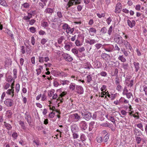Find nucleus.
Instances as JSON below:
<instances>
[{"mask_svg": "<svg viewBox=\"0 0 147 147\" xmlns=\"http://www.w3.org/2000/svg\"><path fill=\"white\" fill-rule=\"evenodd\" d=\"M74 145L75 147H84L80 141L78 140L74 141Z\"/></svg>", "mask_w": 147, "mask_h": 147, "instance_id": "412c9836", "label": "nucleus"}, {"mask_svg": "<svg viewBox=\"0 0 147 147\" xmlns=\"http://www.w3.org/2000/svg\"><path fill=\"white\" fill-rule=\"evenodd\" d=\"M4 104L7 107H10L14 105L13 101L9 98H7L4 101Z\"/></svg>", "mask_w": 147, "mask_h": 147, "instance_id": "423d86ee", "label": "nucleus"}, {"mask_svg": "<svg viewBox=\"0 0 147 147\" xmlns=\"http://www.w3.org/2000/svg\"><path fill=\"white\" fill-rule=\"evenodd\" d=\"M76 92L79 94H82L84 92V89L82 86L77 85L76 86Z\"/></svg>", "mask_w": 147, "mask_h": 147, "instance_id": "6e6552de", "label": "nucleus"}, {"mask_svg": "<svg viewBox=\"0 0 147 147\" xmlns=\"http://www.w3.org/2000/svg\"><path fill=\"white\" fill-rule=\"evenodd\" d=\"M134 80H131L130 82V83L128 85H127V86L129 87H130V89H129V90H130L131 89V87L133 86V84Z\"/></svg>", "mask_w": 147, "mask_h": 147, "instance_id": "0e129e2a", "label": "nucleus"}, {"mask_svg": "<svg viewBox=\"0 0 147 147\" xmlns=\"http://www.w3.org/2000/svg\"><path fill=\"white\" fill-rule=\"evenodd\" d=\"M101 57L106 61H109L111 59V57L110 55L107 54L105 53H102L101 55Z\"/></svg>", "mask_w": 147, "mask_h": 147, "instance_id": "f8f14e48", "label": "nucleus"}, {"mask_svg": "<svg viewBox=\"0 0 147 147\" xmlns=\"http://www.w3.org/2000/svg\"><path fill=\"white\" fill-rule=\"evenodd\" d=\"M121 50L125 56L127 57L129 55V54L127 51H126L124 48L123 49H121Z\"/></svg>", "mask_w": 147, "mask_h": 147, "instance_id": "5fc2aeb1", "label": "nucleus"}, {"mask_svg": "<svg viewBox=\"0 0 147 147\" xmlns=\"http://www.w3.org/2000/svg\"><path fill=\"white\" fill-rule=\"evenodd\" d=\"M134 134L137 136H141L142 134L141 131L138 129H136L134 130Z\"/></svg>", "mask_w": 147, "mask_h": 147, "instance_id": "b1692460", "label": "nucleus"}, {"mask_svg": "<svg viewBox=\"0 0 147 147\" xmlns=\"http://www.w3.org/2000/svg\"><path fill=\"white\" fill-rule=\"evenodd\" d=\"M96 141L98 143H101L103 141L102 137L100 136H97L96 139Z\"/></svg>", "mask_w": 147, "mask_h": 147, "instance_id": "c03bdc74", "label": "nucleus"}, {"mask_svg": "<svg viewBox=\"0 0 147 147\" xmlns=\"http://www.w3.org/2000/svg\"><path fill=\"white\" fill-rule=\"evenodd\" d=\"M94 123L95 122L94 121H92L90 123L89 128V131H92L93 128H94Z\"/></svg>", "mask_w": 147, "mask_h": 147, "instance_id": "f704fd0d", "label": "nucleus"}, {"mask_svg": "<svg viewBox=\"0 0 147 147\" xmlns=\"http://www.w3.org/2000/svg\"><path fill=\"white\" fill-rule=\"evenodd\" d=\"M80 116L78 113H74L69 115L68 121L69 122L78 121L80 118Z\"/></svg>", "mask_w": 147, "mask_h": 147, "instance_id": "f257e3e1", "label": "nucleus"}, {"mask_svg": "<svg viewBox=\"0 0 147 147\" xmlns=\"http://www.w3.org/2000/svg\"><path fill=\"white\" fill-rule=\"evenodd\" d=\"M22 6L24 8H27L29 7L30 5L28 3H25L22 5Z\"/></svg>", "mask_w": 147, "mask_h": 147, "instance_id": "864d4df0", "label": "nucleus"}, {"mask_svg": "<svg viewBox=\"0 0 147 147\" xmlns=\"http://www.w3.org/2000/svg\"><path fill=\"white\" fill-rule=\"evenodd\" d=\"M65 2L68 1L69 0H64ZM81 0H69L68 4L69 7L75 3L76 4H79L80 3Z\"/></svg>", "mask_w": 147, "mask_h": 147, "instance_id": "9d476101", "label": "nucleus"}, {"mask_svg": "<svg viewBox=\"0 0 147 147\" xmlns=\"http://www.w3.org/2000/svg\"><path fill=\"white\" fill-rule=\"evenodd\" d=\"M117 90L121 92L122 91V87L119 84L117 85Z\"/></svg>", "mask_w": 147, "mask_h": 147, "instance_id": "774afa93", "label": "nucleus"}, {"mask_svg": "<svg viewBox=\"0 0 147 147\" xmlns=\"http://www.w3.org/2000/svg\"><path fill=\"white\" fill-rule=\"evenodd\" d=\"M62 56L63 59L67 62H71L73 59L72 57L70 55L67 53H63Z\"/></svg>", "mask_w": 147, "mask_h": 147, "instance_id": "7ed1b4c3", "label": "nucleus"}, {"mask_svg": "<svg viewBox=\"0 0 147 147\" xmlns=\"http://www.w3.org/2000/svg\"><path fill=\"white\" fill-rule=\"evenodd\" d=\"M79 126L82 130H85L87 128V124L84 121H81L79 123Z\"/></svg>", "mask_w": 147, "mask_h": 147, "instance_id": "0eeeda50", "label": "nucleus"}, {"mask_svg": "<svg viewBox=\"0 0 147 147\" xmlns=\"http://www.w3.org/2000/svg\"><path fill=\"white\" fill-rule=\"evenodd\" d=\"M107 29L105 27L102 28L100 30V32L102 34H106L107 32Z\"/></svg>", "mask_w": 147, "mask_h": 147, "instance_id": "c756f323", "label": "nucleus"}, {"mask_svg": "<svg viewBox=\"0 0 147 147\" xmlns=\"http://www.w3.org/2000/svg\"><path fill=\"white\" fill-rule=\"evenodd\" d=\"M94 46L97 49H99L100 48L102 47L103 48V46H104V45H103L102 44L100 43H96L95 45Z\"/></svg>", "mask_w": 147, "mask_h": 147, "instance_id": "4c0bfd02", "label": "nucleus"}, {"mask_svg": "<svg viewBox=\"0 0 147 147\" xmlns=\"http://www.w3.org/2000/svg\"><path fill=\"white\" fill-rule=\"evenodd\" d=\"M127 22L128 25L131 28H132L135 26V21L134 20H132L131 21L129 20H127Z\"/></svg>", "mask_w": 147, "mask_h": 147, "instance_id": "aec40b11", "label": "nucleus"}, {"mask_svg": "<svg viewBox=\"0 0 147 147\" xmlns=\"http://www.w3.org/2000/svg\"><path fill=\"white\" fill-rule=\"evenodd\" d=\"M121 45L124 46L126 49H129L130 50H131L132 49V47L130 44L127 41V40H124Z\"/></svg>", "mask_w": 147, "mask_h": 147, "instance_id": "1a4fd4ad", "label": "nucleus"}, {"mask_svg": "<svg viewBox=\"0 0 147 147\" xmlns=\"http://www.w3.org/2000/svg\"><path fill=\"white\" fill-rule=\"evenodd\" d=\"M98 75H100L102 76L105 77L107 76V74L105 71H101L100 74H99Z\"/></svg>", "mask_w": 147, "mask_h": 147, "instance_id": "603ef678", "label": "nucleus"}, {"mask_svg": "<svg viewBox=\"0 0 147 147\" xmlns=\"http://www.w3.org/2000/svg\"><path fill=\"white\" fill-rule=\"evenodd\" d=\"M19 124L21 125V127L23 129L25 130L26 129V127L25 125L24 122L21 121H19Z\"/></svg>", "mask_w": 147, "mask_h": 147, "instance_id": "ea45409f", "label": "nucleus"}, {"mask_svg": "<svg viewBox=\"0 0 147 147\" xmlns=\"http://www.w3.org/2000/svg\"><path fill=\"white\" fill-rule=\"evenodd\" d=\"M135 138L136 139V140L137 141V144H140L141 141V138L140 137L138 136L135 137Z\"/></svg>", "mask_w": 147, "mask_h": 147, "instance_id": "bf43d9fd", "label": "nucleus"}, {"mask_svg": "<svg viewBox=\"0 0 147 147\" xmlns=\"http://www.w3.org/2000/svg\"><path fill=\"white\" fill-rule=\"evenodd\" d=\"M114 46L112 45H104L103 49L106 51L108 52H113L114 51Z\"/></svg>", "mask_w": 147, "mask_h": 147, "instance_id": "f03ea898", "label": "nucleus"}, {"mask_svg": "<svg viewBox=\"0 0 147 147\" xmlns=\"http://www.w3.org/2000/svg\"><path fill=\"white\" fill-rule=\"evenodd\" d=\"M69 27L68 25L67 24H64L62 26V28L63 30H66Z\"/></svg>", "mask_w": 147, "mask_h": 147, "instance_id": "e2e57ef3", "label": "nucleus"}, {"mask_svg": "<svg viewBox=\"0 0 147 147\" xmlns=\"http://www.w3.org/2000/svg\"><path fill=\"white\" fill-rule=\"evenodd\" d=\"M102 66L101 62L99 61H96L95 63V67L97 68H99Z\"/></svg>", "mask_w": 147, "mask_h": 147, "instance_id": "cd10ccee", "label": "nucleus"}, {"mask_svg": "<svg viewBox=\"0 0 147 147\" xmlns=\"http://www.w3.org/2000/svg\"><path fill=\"white\" fill-rule=\"evenodd\" d=\"M97 16L99 18H101L102 17H104L105 16V14L104 13H102L101 14L98 13H96Z\"/></svg>", "mask_w": 147, "mask_h": 147, "instance_id": "09e8293b", "label": "nucleus"}, {"mask_svg": "<svg viewBox=\"0 0 147 147\" xmlns=\"http://www.w3.org/2000/svg\"><path fill=\"white\" fill-rule=\"evenodd\" d=\"M59 74V76L62 77H66L67 75V74L66 73H65L63 71H61V72H60Z\"/></svg>", "mask_w": 147, "mask_h": 147, "instance_id": "4d7b16f0", "label": "nucleus"}, {"mask_svg": "<svg viewBox=\"0 0 147 147\" xmlns=\"http://www.w3.org/2000/svg\"><path fill=\"white\" fill-rule=\"evenodd\" d=\"M6 93L9 95L10 96L13 97L14 95V89H9L6 92Z\"/></svg>", "mask_w": 147, "mask_h": 147, "instance_id": "4be33fe9", "label": "nucleus"}, {"mask_svg": "<svg viewBox=\"0 0 147 147\" xmlns=\"http://www.w3.org/2000/svg\"><path fill=\"white\" fill-rule=\"evenodd\" d=\"M74 30V28H71L69 26L66 30V32L67 34H72Z\"/></svg>", "mask_w": 147, "mask_h": 147, "instance_id": "a878e982", "label": "nucleus"}, {"mask_svg": "<svg viewBox=\"0 0 147 147\" xmlns=\"http://www.w3.org/2000/svg\"><path fill=\"white\" fill-rule=\"evenodd\" d=\"M4 125L6 128L8 129H11L12 127L11 125L9 123H7L5 122H4Z\"/></svg>", "mask_w": 147, "mask_h": 147, "instance_id": "a19ab883", "label": "nucleus"}, {"mask_svg": "<svg viewBox=\"0 0 147 147\" xmlns=\"http://www.w3.org/2000/svg\"><path fill=\"white\" fill-rule=\"evenodd\" d=\"M119 100L120 104H126L129 103V101L123 97H121Z\"/></svg>", "mask_w": 147, "mask_h": 147, "instance_id": "5701e85b", "label": "nucleus"}, {"mask_svg": "<svg viewBox=\"0 0 147 147\" xmlns=\"http://www.w3.org/2000/svg\"><path fill=\"white\" fill-rule=\"evenodd\" d=\"M128 90H127L126 86H125L123 90V92L122 94L123 95H125L127 93H129Z\"/></svg>", "mask_w": 147, "mask_h": 147, "instance_id": "de8ad7c7", "label": "nucleus"}, {"mask_svg": "<svg viewBox=\"0 0 147 147\" xmlns=\"http://www.w3.org/2000/svg\"><path fill=\"white\" fill-rule=\"evenodd\" d=\"M71 52L75 55L77 54L78 53V50L75 49H71Z\"/></svg>", "mask_w": 147, "mask_h": 147, "instance_id": "338daca9", "label": "nucleus"}, {"mask_svg": "<svg viewBox=\"0 0 147 147\" xmlns=\"http://www.w3.org/2000/svg\"><path fill=\"white\" fill-rule=\"evenodd\" d=\"M109 136L110 134L109 133L107 134L103 138V141L105 142H107L109 139Z\"/></svg>", "mask_w": 147, "mask_h": 147, "instance_id": "7c9ffc66", "label": "nucleus"}, {"mask_svg": "<svg viewBox=\"0 0 147 147\" xmlns=\"http://www.w3.org/2000/svg\"><path fill=\"white\" fill-rule=\"evenodd\" d=\"M82 115L84 118L87 121L89 120L92 117L91 113L88 112H86L84 114L82 113Z\"/></svg>", "mask_w": 147, "mask_h": 147, "instance_id": "9b49d317", "label": "nucleus"}, {"mask_svg": "<svg viewBox=\"0 0 147 147\" xmlns=\"http://www.w3.org/2000/svg\"><path fill=\"white\" fill-rule=\"evenodd\" d=\"M65 39L64 37L63 36H61L58 39V43L60 44L61 43L62 41Z\"/></svg>", "mask_w": 147, "mask_h": 147, "instance_id": "37998d69", "label": "nucleus"}, {"mask_svg": "<svg viewBox=\"0 0 147 147\" xmlns=\"http://www.w3.org/2000/svg\"><path fill=\"white\" fill-rule=\"evenodd\" d=\"M118 59L122 62H125L126 61L125 58L123 55L119 56L118 58Z\"/></svg>", "mask_w": 147, "mask_h": 147, "instance_id": "e433bc0d", "label": "nucleus"}, {"mask_svg": "<svg viewBox=\"0 0 147 147\" xmlns=\"http://www.w3.org/2000/svg\"><path fill=\"white\" fill-rule=\"evenodd\" d=\"M54 12V10L53 9L50 8H47L45 11V12L46 13H48L51 14Z\"/></svg>", "mask_w": 147, "mask_h": 147, "instance_id": "c85d7f7f", "label": "nucleus"}, {"mask_svg": "<svg viewBox=\"0 0 147 147\" xmlns=\"http://www.w3.org/2000/svg\"><path fill=\"white\" fill-rule=\"evenodd\" d=\"M67 94V92L65 91L62 92L60 95L58 99L60 100H63L62 97L64 96Z\"/></svg>", "mask_w": 147, "mask_h": 147, "instance_id": "473e14b6", "label": "nucleus"}, {"mask_svg": "<svg viewBox=\"0 0 147 147\" xmlns=\"http://www.w3.org/2000/svg\"><path fill=\"white\" fill-rule=\"evenodd\" d=\"M25 117L27 122L30 125L31 121V118L29 113L28 112H26L25 113Z\"/></svg>", "mask_w": 147, "mask_h": 147, "instance_id": "f3484780", "label": "nucleus"}, {"mask_svg": "<svg viewBox=\"0 0 147 147\" xmlns=\"http://www.w3.org/2000/svg\"><path fill=\"white\" fill-rule=\"evenodd\" d=\"M88 32L90 34L91 36H94V34H96V29L93 27L90 28L88 30Z\"/></svg>", "mask_w": 147, "mask_h": 147, "instance_id": "a211bd4d", "label": "nucleus"}, {"mask_svg": "<svg viewBox=\"0 0 147 147\" xmlns=\"http://www.w3.org/2000/svg\"><path fill=\"white\" fill-rule=\"evenodd\" d=\"M86 80L88 83H90L92 80V77L91 74L88 75L86 77Z\"/></svg>", "mask_w": 147, "mask_h": 147, "instance_id": "c9c22d12", "label": "nucleus"}, {"mask_svg": "<svg viewBox=\"0 0 147 147\" xmlns=\"http://www.w3.org/2000/svg\"><path fill=\"white\" fill-rule=\"evenodd\" d=\"M98 41L94 39H90L89 38H88L85 39V42L86 43L90 45H92L95 43H96Z\"/></svg>", "mask_w": 147, "mask_h": 147, "instance_id": "4468645a", "label": "nucleus"}, {"mask_svg": "<svg viewBox=\"0 0 147 147\" xmlns=\"http://www.w3.org/2000/svg\"><path fill=\"white\" fill-rule=\"evenodd\" d=\"M71 130L72 133L76 132L78 131V127L77 125L75 124H73L71 126Z\"/></svg>", "mask_w": 147, "mask_h": 147, "instance_id": "6ab92c4d", "label": "nucleus"}, {"mask_svg": "<svg viewBox=\"0 0 147 147\" xmlns=\"http://www.w3.org/2000/svg\"><path fill=\"white\" fill-rule=\"evenodd\" d=\"M85 68L88 69H90V68H93L91 64L89 63H87L84 64V65Z\"/></svg>", "mask_w": 147, "mask_h": 147, "instance_id": "393cba45", "label": "nucleus"}, {"mask_svg": "<svg viewBox=\"0 0 147 147\" xmlns=\"http://www.w3.org/2000/svg\"><path fill=\"white\" fill-rule=\"evenodd\" d=\"M137 126L138 128H140L141 129L142 131H144V129L143 128V126L142 124L141 123H140L138 124L137 125Z\"/></svg>", "mask_w": 147, "mask_h": 147, "instance_id": "13d9d810", "label": "nucleus"}, {"mask_svg": "<svg viewBox=\"0 0 147 147\" xmlns=\"http://www.w3.org/2000/svg\"><path fill=\"white\" fill-rule=\"evenodd\" d=\"M59 82L60 84H62L63 85H68L69 83V82L67 80H59Z\"/></svg>", "mask_w": 147, "mask_h": 147, "instance_id": "bb28decb", "label": "nucleus"}, {"mask_svg": "<svg viewBox=\"0 0 147 147\" xmlns=\"http://www.w3.org/2000/svg\"><path fill=\"white\" fill-rule=\"evenodd\" d=\"M20 88V85L19 84H17L16 86L15 90L16 92L18 93L19 91Z\"/></svg>", "mask_w": 147, "mask_h": 147, "instance_id": "8fccbe9b", "label": "nucleus"}, {"mask_svg": "<svg viewBox=\"0 0 147 147\" xmlns=\"http://www.w3.org/2000/svg\"><path fill=\"white\" fill-rule=\"evenodd\" d=\"M125 95L126 96V97L128 99H130L131 96H133L132 93L131 92H129L127 93V94H125Z\"/></svg>", "mask_w": 147, "mask_h": 147, "instance_id": "3c124183", "label": "nucleus"}, {"mask_svg": "<svg viewBox=\"0 0 147 147\" xmlns=\"http://www.w3.org/2000/svg\"><path fill=\"white\" fill-rule=\"evenodd\" d=\"M55 90L54 89H51L48 91V95L49 97H52L53 99H56L58 97L57 94L55 93Z\"/></svg>", "mask_w": 147, "mask_h": 147, "instance_id": "20e7f679", "label": "nucleus"}, {"mask_svg": "<svg viewBox=\"0 0 147 147\" xmlns=\"http://www.w3.org/2000/svg\"><path fill=\"white\" fill-rule=\"evenodd\" d=\"M64 44H65V45L64 46L65 49L67 51H70L71 47L72 46V43L71 42H66L65 41Z\"/></svg>", "mask_w": 147, "mask_h": 147, "instance_id": "2eb2a0df", "label": "nucleus"}, {"mask_svg": "<svg viewBox=\"0 0 147 147\" xmlns=\"http://www.w3.org/2000/svg\"><path fill=\"white\" fill-rule=\"evenodd\" d=\"M0 3L1 5L4 7H6L7 6V3L4 0H0Z\"/></svg>", "mask_w": 147, "mask_h": 147, "instance_id": "49530a36", "label": "nucleus"}, {"mask_svg": "<svg viewBox=\"0 0 147 147\" xmlns=\"http://www.w3.org/2000/svg\"><path fill=\"white\" fill-rule=\"evenodd\" d=\"M48 23L47 22L42 21L41 23V26L44 28L48 26Z\"/></svg>", "mask_w": 147, "mask_h": 147, "instance_id": "a18cd8bd", "label": "nucleus"}, {"mask_svg": "<svg viewBox=\"0 0 147 147\" xmlns=\"http://www.w3.org/2000/svg\"><path fill=\"white\" fill-rule=\"evenodd\" d=\"M69 88L72 90H74L76 88L75 84L74 83H71L69 86Z\"/></svg>", "mask_w": 147, "mask_h": 147, "instance_id": "79ce46f5", "label": "nucleus"}, {"mask_svg": "<svg viewBox=\"0 0 147 147\" xmlns=\"http://www.w3.org/2000/svg\"><path fill=\"white\" fill-rule=\"evenodd\" d=\"M115 84L116 85H118L120 83V80L119 79V78L118 77V76H117L115 79Z\"/></svg>", "mask_w": 147, "mask_h": 147, "instance_id": "6e6d98bb", "label": "nucleus"}, {"mask_svg": "<svg viewBox=\"0 0 147 147\" xmlns=\"http://www.w3.org/2000/svg\"><path fill=\"white\" fill-rule=\"evenodd\" d=\"M105 117L108 120L111 121L114 124L116 125L115 122L116 120L115 119L114 116L111 115H106Z\"/></svg>", "mask_w": 147, "mask_h": 147, "instance_id": "dca6fc26", "label": "nucleus"}, {"mask_svg": "<svg viewBox=\"0 0 147 147\" xmlns=\"http://www.w3.org/2000/svg\"><path fill=\"white\" fill-rule=\"evenodd\" d=\"M114 40L117 43L120 44H121L122 42L124 40L123 38L119 35L115 36Z\"/></svg>", "mask_w": 147, "mask_h": 147, "instance_id": "ddd939ff", "label": "nucleus"}, {"mask_svg": "<svg viewBox=\"0 0 147 147\" xmlns=\"http://www.w3.org/2000/svg\"><path fill=\"white\" fill-rule=\"evenodd\" d=\"M12 114V111L10 110H9L7 111L6 116L8 118H10L11 117Z\"/></svg>", "mask_w": 147, "mask_h": 147, "instance_id": "72a5a7b5", "label": "nucleus"}, {"mask_svg": "<svg viewBox=\"0 0 147 147\" xmlns=\"http://www.w3.org/2000/svg\"><path fill=\"white\" fill-rule=\"evenodd\" d=\"M75 44L77 46L79 47L82 46V44L81 43L80 41L78 40H76L75 42Z\"/></svg>", "mask_w": 147, "mask_h": 147, "instance_id": "680f3d73", "label": "nucleus"}, {"mask_svg": "<svg viewBox=\"0 0 147 147\" xmlns=\"http://www.w3.org/2000/svg\"><path fill=\"white\" fill-rule=\"evenodd\" d=\"M112 28H113V26H111L108 31V33L109 34V35H110L111 34V33L112 31Z\"/></svg>", "mask_w": 147, "mask_h": 147, "instance_id": "052dcab7", "label": "nucleus"}, {"mask_svg": "<svg viewBox=\"0 0 147 147\" xmlns=\"http://www.w3.org/2000/svg\"><path fill=\"white\" fill-rule=\"evenodd\" d=\"M122 9V4L119 2H118L116 5L115 9V12L116 13H120Z\"/></svg>", "mask_w": 147, "mask_h": 147, "instance_id": "39448f33", "label": "nucleus"}, {"mask_svg": "<svg viewBox=\"0 0 147 147\" xmlns=\"http://www.w3.org/2000/svg\"><path fill=\"white\" fill-rule=\"evenodd\" d=\"M133 64L135 68V71L136 72L138 71L140 68L139 63H138L134 62Z\"/></svg>", "mask_w": 147, "mask_h": 147, "instance_id": "2f4dec72", "label": "nucleus"}, {"mask_svg": "<svg viewBox=\"0 0 147 147\" xmlns=\"http://www.w3.org/2000/svg\"><path fill=\"white\" fill-rule=\"evenodd\" d=\"M32 16V14L31 13H28L27 16H24L23 19L24 20H27L30 19Z\"/></svg>", "mask_w": 147, "mask_h": 147, "instance_id": "58836bf2", "label": "nucleus"}, {"mask_svg": "<svg viewBox=\"0 0 147 147\" xmlns=\"http://www.w3.org/2000/svg\"><path fill=\"white\" fill-rule=\"evenodd\" d=\"M112 20L111 18L110 17L108 18L106 20V22L108 25L110 24Z\"/></svg>", "mask_w": 147, "mask_h": 147, "instance_id": "69168bd1", "label": "nucleus"}]
</instances>
